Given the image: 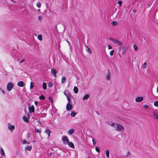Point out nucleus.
<instances>
[{
	"label": "nucleus",
	"instance_id": "nucleus-1",
	"mask_svg": "<svg viewBox=\"0 0 158 158\" xmlns=\"http://www.w3.org/2000/svg\"><path fill=\"white\" fill-rule=\"evenodd\" d=\"M109 124L114 127V130L116 131H124V127L121 124L113 123L111 124L109 123Z\"/></svg>",
	"mask_w": 158,
	"mask_h": 158
},
{
	"label": "nucleus",
	"instance_id": "nucleus-2",
	"mask_svg": "<svg viewBox=\"0 0 158 158\" xmlns=\"http://www.w3.org/2000/svg\"><path fill=\"white\" fill-rule=\"evenodd\" d=\"M153 118L158 121V113L156 111H154L152 113Z\"/></svg>",
	"mask_w": 158,
	"mask_h": 158
},
{
	"label": "nucleus",
	"instance_id": "nucleus-3",
	"mask_svg": "<svg viewBox=\"0 0 158 158\" xmlns=\"http://www.w3.org/2000/svg\"><path fill=\"white\" fill-rule=\"evenodd\" d=\"M110 40L114 43L118 44L119 46H121L123 44V43L118 40L112 38H110Z\"/></svg>",
	"mask_w": 158,
	"mask_h": 158
},
{
	"label": "nucleus",
	"instance_id": "nucleus-4",
	"mask_svg": "<svg viewBox=\"0 0 158 158\" xmlns=\"http://www.w3.org/2000/svg\"><path fill=\"white\" fill-rule=\"evenodd\" d=\"M62 140L63 143L65 145H67L69 142L68 138L66 136H64L62 137Z\"/></svg>",
	"mask_w": 158,
	"mask_h": 158
},
{
	"label": "nucleus",
	"instance_id": "nucleus-5",
	"mask_svg": "<svg viewBox=\"0 0 158 158\" xmlns=\"http://www.w3.org/2000/svg\"><path fill=\"white\" fill-rule=\"evenodd\" d=\"M13 85L11 83H9L7 85V89L8 91H11L13 88Z\"/></svg>",
	"mask_w": 158,
	"mask_h": 158
},
{
	"label": "nucleus",
	"instance_id": "nucleus-6",
	"mask_svg": "<svg viewBox=\"0 0 158 158\" xmlns=\"http://www.w3.org/2000/svg\"><path fill=\"white\" fill-rule=\"evenodd\" d=\"M143 100V98L142 97H138L135 99V101L136 102H140Z\"/></svg>",
	"mask_w": 158,
	"mask_h": 158
},
{
	"label": "nucleus",
	"instance_id": "nucleus-7",
	"mask_svg": "<svg viewBox=\"0 0 158 158\" xmlns=\"http://www.w3.org/2000/svg\"><path fill=\"white\" fill-rule=\"evenodd\" d=\"M8 129H9L12 131L15 128V127L14 125H12L10 124H8Z\"/></svg>",
	"mask_w": 158,
	"mask_h": 158
},
{
	"label": "nucleus",
	"instance_id": "nucleus-8",
	"mask_svg": "<svg viewBox=\"0 0 158 158\" xmlns=\"http://www.w3.org/2000/svg\"><path fill=\"white\" fill-rule=\"evenodd\" d=\"M17 85L21 87H23L24 86V84L23 81H21L18 82Z\"/></svg>",
	"mask_w": 158,
	"mask_h": 158
},
{
	"label": "nucleus",
	"instance_id": "nucleus-9",
	"mask_svg": "<svg viewBox=\"0 0 158 158\" xmlns=\"http://www.w3.org/2000/svg\"><path fill=\"white\" fill-rule=\"evenodd\" d=\"M106 79L107 80H110V73L109 70H108V73L106 75Z\"/></svg>",
	"mask_w": 158,
	"mask_h": 158
},
{
	"label": "nucleus",
	"instance_id": "nucleus-10",
	"mask_svg": "<svg viewBox=\"0 0 158 158\" xmlns=\"http://www.w3.org/2000/svg\"><path fill=\"white\" fill-rule=\"evenodd\" d=\"M51 72L52 74H53L55 77L56 76V71L55 69H52L51 70Z\"/></svg>",
	"mask_w": 158,
	"mask_h": 158
},
{
	"label": "nucleus",
	"instance_id": "nucleus-11",
	"mask_svg": "<svg viewBox=\"0 0 158 158\" xmlns=\"http://www.w3.org/2000/svg\"><path fill=\"white\" fill-rule=\"evenodd\" d=\"M67 144L71 148H74V146L73 143L72 142H69Z\"/></svg>",
	"mask_w": 158,
	"mask_h": 158
},
{
	"label": "nucleus",
	"instance_id": "nucleus-12",
	"mask_svg": "<svg viewBox=\"0 0 158 158\" xmlns=\"http://www.w3.org/2000/svg\"><path fill=\"white\" fill-rule=\"evenodd\" d=\"M23 119L25 122L27 123H29V121L28 118L26 117L25 116H23Z\"/></svg>",
	"mask_w": 158,
	"mask_h": 158
},
{
	"label": "nucleus",
	"instance_id": "nucleus-13",
	"mask_svg": "<svg viewBox=\"0 0 158 158\" xmlns=\"http://www.w3.org/2000/svg\"><path fill=\"white\" fill-rule=\"evenodd\" d=\"M74 133V130L73 129H70L68 132V133L69 135H71Z\"/></svg>",
	"mask_w": 158,
	"mask_h": 158
},
{
	"label": "nucleus",
	"instance_id": "nucleus-14",
	"mask_svg": "<svg viewBox=\"0 0 158 158\" xmlns=\"http://www.w3.org/2000/svg\"><path fill=\"white\" fill-rule=\"evenodd\" d=\"M89 97V95L88 94H86L82 98V100L84 101L88 99Z\"/></svg>",
	"mask_w": 158,
	"mask_h": 158
},
{
	"label": "nucleus",
	"instance_id": "nucleus-15",
	"mask_svg": "<svg viewBox=\"0 0 158 158\" xmlns=\"http://www.w3.org/2000/svg\"><path fill=\"white\" fill-rule=\"evenodd\" d=\"M32 148V147L31 146H27L25 148V150H27L29 151H31Z\"/></svg>",
	"mask_w": 158,
	"mask_h": 158
},
{
	"label": "nucleus",
	"instance_id": "nucleus-16",
	"mask_svg": "<svg viewBox=\"0 0 158 158\" xmlns=\"http://www.w3.org/2000/svg\"><path fill=\"white\" fill-rule=\"evenodd\" d=\"M72 105L69 102L66 106V109H72Z\"/></svg>",
	"mask_w": 158,
	"mask_h": 158
},
{
	"label": "nucleus",
	"instance_id": "nucleus-17",
	"mask_svg": "<svg viewBox=\"0 0 158 158\" xmlns=\"http://www.w3.org/2000/svg\"><path fill=\"white\" fill-rule=\"evenodd\" d=\"M73 91L75 94H77L78 91V89L76 86H75L74 87Z\"/></svg>",
	"mask_w": 158,
	"mask_h": 158
},
{
	"label": "nucleus",
	"instance_id": "nucleus-18",
	"mask_svg": "<svg viewBox=\"0 0 158 158\" xmlns=\"http://www.w3.org/2000/svg\"><path fill=\"white\" fill-rule=\"evenodd\" d=\"M1 155H3L4 156L5 155V153L2 147L1 148Z\"/></svg>",
	"mask_w": 158,
	"mask_h": 158
},
{
	"label": "nucleus",
	"instance_id": "nucleus-19",
	"mask_svg": "<svg viewBox=\"0 0 158 158\" xmlns=\"http://www.w3.org/2000/svg\"><path fill=\"white\" fill-rule=\"evenodd\" d=\"M42 86L44 89L45 90L47 89V85L46 83L44 82Z\"/></svg>",
	"mask_w": 158,
	"mask_h": 158
},
{
	"label": "nucleus",
	"instance_id": "nucleus-20",
	"mask_svg": "<svg viewBox=\"0 0 158 158\" xmlns=\"http://www.w3.org/2000/svg\"><path fill=\"white\" fill-rule=\"evenodd\" d=\"M111 24L113 26H115L117 24V22L116 21H112L111 23Z\"/></svg>",
	"mask_w": 158,
	"mask_h": 158
},
{
	"label": "nucleus",
	"instance_id": "nucleus-21",
	"mask_svg": "<svg viewBox=\"0 0 158 158\" xmlns=\"http://www.w3.org/2000/svg\"><path fill=\"white\" fill-rule=\"evenodd\" d=\"M76 114V113H75L74 111H72L71 113V115L73 117H75Z\"/></svg>",
	"mask_w": 158,
	"mask_h": 158
},
{
	"label": "nucleus",
	"instance_id": "nucleus-22",
	"mask_svg": "<svg viewBox=\"0 0 158 158\" xmlns=\"http://www.w3.org/2000/svg\"><path fill=\"white\" fill-rule=\"evenodd\" d=\"M34 86V83L32 82H31L30 83V89H32Z\"/></svg>",
	"mask_w": 158,
	"mask_h": 158
},
{
	"label": "nucleus",
	"instance_id": "nucleus-23",
	"mask_svg": "<svg viewBox=\"0 0 158 158\" xmlns=\"http://www.w3.org/2000/svg\"><path fill=\"white\" fill-rule=\"evenodd\" d=\"M106 155L107 157L109 158V151L108 150L106 151Z\"/></svg>",
	"mask_w": 158,
	"mask_h": 158
},
{
	"label": "nucleus",
	"instance_id": "nucleus-24",
	"mask_svg": "<svg viewBox=\"0 0 158 158\" xmlns=\"http://www.w3.org/2000/svg\"><path fill=\"white\" fill-rule=\"evenodd\" d=\"M39 99L40 100H44L45 98V97L43 95H42L40 96H39Z\"/></svg>",
	"mask_w": 158,
	"mask_h": 158
},
{
	"label": "nucleus",
	"instance_id": "nucleus-25",
	"mask_svg": "<svg viewBox=\"0 0 158 158\" xmlns=\"http://www.w3.org/2000/svg\"><path fill=\"white\" fill-rule=\"evenodd\" d=\"M38 39L40 40L41 41L42 40V35H39L38 36Z\"/></svg>",
	"mask_w": 158,
	"mask_h": 158
},
{
	"label": "nucleus",
	"instance_id": "nucleus-26",
	"mask_svg": "<svg viewBox=\"0 0 158 158\" xmlns=\"http://www.w3.org/2000/svg\"><path fill=\"white\" fill-rule=\"evenodd\" d=\"M147 65V63H144L143 64V65H142L143 68V69H145L146 68Z\"/></svg>",
	"mask_w": 158,
	"mask_h": 158
},
{
	"label": "nucleus",
	"instance_id": "nucleus-27",
	"mask_svg": "<svg viewBox=\"0 0 158 158\" xmlns=\"http://www.w3.org/2000/svg\"><path fill=\"white\" fill-rule=\"evenodd\" d=\"M66 81V78L65 77H63L62 78V79H61V83H64Z\"/></svg>",
	"mask_w": 158,
	"mask_h": 158
},
{
	"label": "nucleus",
	"instance_id": "nucleus-28",
	"mask_svg": "<svg viewBox=\"0 0 158 158\" xmlns=\"http://www.w3.org/2000/svg\"><path fill=\"white\" fill-rule=\"evenodd\" d=\"M35 132L37 133H39L40 134H41V132L40 131V130L39 129H37V128H36L35 129Z\"/></svg>",
	"mask_w": 158,
	"mask_h": 158
},
{
	"label": "nucleus",
	"instance_id": "nucleus-29",
	"mask_svg": "<svg viewBox=\"0 0 158 158\" xmlns=\"http://www.w3.org/2000/svg\"><path fill=\"white\" fill-rule=\"evenodd\" d=\"M45 132L48 135V136H49V130L47 129L45 131Z\"/></svg>",
	"mask_w": 158,
	"mask_h": 158
},
{
	"label": "nucleus",
	"instance_id": "nucleus-30",
	"mask_svg": "<svg viewBox=\"0 0 158 158\" xmlns=\"http://www.w3.org/2000/svg\"><path fill=\"white\" fill-rule=\"evenodd\" d=\"M67 99L69 101V102L70 103V99H71V96L70 95V94L69 95L67 96Z\"/></svg>",
	"mask_w": 158,
	"mask_h": 158
},
{
	"label": "nucleus",
	"instance_id": "nucleus-31",
	"mask_svg": "<svg viewBox=\"0 0 158 158\" xmlns=\"http://www.w3.org/2000/svg\"><path fill=\"white\" fill-rule=\"evenodd\" d=\"M134 48L135 51H137L138 49V48L136 45H134Z\"/></svg>",
	"mask_w": 158,
	"mask_h": 158
},
{
	"label": "nucleus",
	"instance_id": "nucleus-32",
	"mask_svg": "<svg viewBox=\"0 0 158 158\" xmlns=\"http://www.w3.org/2000/svg\"><path fill=\"white\" fill-rule=\"evenodd\" d=\"M155 106L158 107V101H155L154 104Z\"/></svg>",
	"mask_w": 158,
	"mask_h": 158
},
{
	"label": "nucleus",
	"instance_id": "nucleus-33",
	"mask_svg": "<svg viewBox=\"0 0 158 158\" xmlns=\"http://www.w3.org/2000/svg\"><path fill=\"white\" fill-rule=\"evenodd\" d=\"M36 6H37V7L40 8V6H41V4L40 2H38L36 4Z\"/></svg>",
	"mask_w": 158,
	"mask_h": 158
},
{
	"label": "nucleus",
	"instance_id": "nucleus-34",
	"mask_svg": "<svg viewBox=\"0 0 158 158\" xmlns=\"http://www.w3.org/2000/svg\"><path fill=\"white\" fill-rule=\"evenodd\" d=\"M114 50H112L110 53V56H112L114 54Z\"/></svg>",
	"mask_w": 158,
	"mask_h": 158
},
{
	"label": "nucleus",
	"instance_id": "nucleus-35",
	"mask_svg": "<svg viewBox=\"0 0 158 158\" xmlns=\"http://www.w3.org/2000/svg\"><path fill=\"white\" fill-rule=\"evenodd\" d=\"M95 150L98 152H100L99 148L98 147H95Z\"/></svg>",
	"mask_w": 158,
	"mask_h": 158
},
{
	"label": "nucleus",
	"instance_id": "nucleus-36",
	"mask_svg": "<svg viewBox=\"0 0 158 158\" xmlns=\"http://www.w3.org/2000/svg\"><path fill=\"white\" fill-rule=\"evenodd\" d=\"M118 3L119 5V6H121L122 3V2L121 1H119L118 2Z\"/></svg>",
	"mask_w": 158,
	"mask_h": 158
},
{
	"label": "nucleus",
	"instance_id": "nucleus-37",
	"mask_svg": "<svg viewBox=\"0 0 158 158\" xmlns=\"http://www.w3.org/2000/svg\"><path fill=\"white\" fill-rule=\"evenodd\" d=\"M29 110L30 113H34L35 112V109H29Z\"/></svg>",
	"mask_w": 158,
	"mask_h": 158
},
{
	"label": "nucleus",
	"instance_id": "nucleus-38",
	"mask_svg": "<svg viewBox=\"0 0 158 158\" xmlns=\"http://www.w3.org/2000/svg\"><path fill=\"white\" fill-rule=\"evenodd\" d=\"M64 94L66 96V97H67V96H68L70 94L69 93H66V91L64 92Z\"/></svg>",
	"mask_w": 158,
	"mask_h": 158
},
{
	"label": "nucleus",
	"instance_id": "nucleus-39",
	"mask_svg": "<svg viewBox=\"0 0 158 158\" xmlns=\"http://www.w3.org/2000/svg\"><path fill=\"white\" fill-rule=\"evenodd\" d=\"M28 109H34V107L33 105H32L31 107L29 106L28 107Z\"/></svg>",
	"mask_w": 158,
	"mask_h": 158
},
{
	"label": "nucleus",
	"instance_id": "nucleus-40",
	"mask_svg": "<svg viewBox=\"0 0 158 158\" xmlns=\"http://www.w3.org/2000/svg\"><path fill=\"white\" fill-rule=\"evenodd\" d=\"M92 141L93 142V144L94 145L95 144H96V142L94 141V139H92Z\"/></svg>",
	"mask_w": 158,
	"mask_h": 158
},
{
	"label": "nucleus",
	"instance_id": "nucleus-41",
	"mask_svg": "<svg viewBox=\"0 0 158 158\" xmlns=\"http://www.w3.org/2000/svg\"><path fill=\"white\" fill-rule=\"evenodd\" d=\"M108 48L109 49H111L112 48V47L110 45H108Z\"/></svg>",
	"mask_w": 158,
	"mask_h": 158
},
{
	"label": "nucleus",
	"instance_id": "nucleus-42",
	"mask_svg": "<svg viewBox=\"0 0 158 158\" xmlns=\"http://www.w3.org/2000/svg\"><path fill=\"white\" fill-rule=\"evenodd\" d=\"M143 107L144 108H148V106L147 105H144L143 106Z\"/></svg>",
	"mask_w": 158,
	"mask_h": 158
},
{
	"label": "nucleus",
	"instance_id": "nucleus-43",
	"mask_svg": "<svg viewBox=\"0 0 158 158\" xmlns=\"http://www.w3.org/2000/svg\"><path fill=\"white\" fill-rule=\"evenodd\" d=\"M87 49L88 50V52H89V53H91V51L90 50V49L88 48H87Z\"/></svg>",
	"mask_w": 158,
	"mask_h": 158
},
{
	"label": "nucleus",
	"instance_id": "nucleus-44",
	"mask_svg": "<svg viewBox=\"0 0 158 158\" xmlns=\"http://www.w3.org/2000/svg\"><path fill=\"white\" fill-rule=\"evenodd\" d=\"M23 144L26 143V140L25 139L24 140L23 142Z\"/></svg>",
	"mask_w": 158,
	"mask_h": 158
},
{
	"label": "nucleus",
	"instance_id": "nucleus-45",
	"mask_svg": "<svg viewBox=\"0 0 158 158\" xmlns=\"http://www.w3.org/2000/svg\"><path fill=\"white\" fill-rule=\"evenodd\" d=\"M25 60L24 59H23L21 60V61L20 62V63H23L24 61Z\"/></svg>",
	"mask_w": 158,
	"mask_h": 158
},
{
	"label": "nucleus",
	"instance_id": "nucleus-46",
	"mask_svg": "<svg viewBox=\"0 0 158 158\" xmlns=\"http://www.w3.org/2000/svg\"><path fill=\"white\" fill-rule=\"evenodd\" d=\"M130 155V153L129 152H128L127 153V156H129Z\"/></svg>",
	"mask_w": 158,
	"mask_h": 158
},
{
	"label": "nucleus",
	"instance_id": "nucleus-47",
	"mask_svg": "<svg viewBox=\"0 0 158 158\" xmlns=\"http://www.w3.org/2000/svg\"><path fill=\"white\" fill-rule=\"evenodd\" d=\"M27 136L28 138H29L30 136V134L28 133L27 135Z\"/></svg>",
	"mask_w": 158,
	"mask_h": 158
},
{
	"label": "nucleus",
	"instance_id": "nucleus-48",
	"mask_svg": "<svg viewBox=\"0 0 158 158\" xmlns=\"http://www.w3.org/2000/svg\"><path fill=\"white\" fill-rule=\"evenodd\" d=\"M1 91H2V93L3 94H5V92L2 89H1Z\"/></svg>",
	"mask_w": 158,
	"mask_h": 158
},
{
	"label": "nucleus",
	"instance_id": "nucleus-49",
	"mask_svg": "<svg viewBox=\"0 0 158 158\" xmlns=\"http://www.w3.org/2000/svg\"><path fill=\"white\" fill-rule=\"evenodd\" d=\"M38 19L40 21L41 20V18L40 16H39L38 18Z\"/></svg>",
	"mask_w": 158,
	"mask_h": 158
},
{
	"label": "nucleus",
	"instance_id": "nucleus-50",
	"mask_svg": "<svg viewBox=\"0 0 158 158\" xmlns=\"http://www.w3.org/2000/svg\"><path fill=\"white\" fill-rule=\"evenodd\" d=\"M35 105H36L37 104V103H38L36 101H35Z\"/></svg>",
	"mask_w": 158,
	"mask_h": 158
},
{
	"label": "nucleus",
	"instance_id": "nucleus-51",
	"mask_svg": "<svg viewBox=\"0 0 158 158\" xmlns=\"http://www.w3.org/2000/svg\"><path fill=\"white\" fill-rule=\"evenodd\" d=\"M133 11L134 13H135L136 12V10H133Z\"/></svg>",
	"mask_w": 158,
	"mask_h": 158
},
{
	"label": "nucleus",
	"instance_id": "nucleus-52",
	"mask_svg": "<svg viewBox=\"0 0 158 158\" xmlns=\"http://www.w3.org/2000/svg\"><path fill=\"white\" fill-rule=\"evenodd\" d=\"M50 101L51 102H52V99L50 98Z\"/></svg>",
	"mask_w": 158,
	"mask_h": 158
},
{
	"label": "nucleus",
	"instance_id": "nucleus-53",
	"mask_svg": "<svg viewBox=\"0 0 158 158\" xmlns=\"http://www.w3.org/2000/svg\"><path fill=\"white\" fill-rule=\"evenodd\" d=\"M96 112L98 114V115H99L100 114L99 113H98L97 111H96Z\"/></svg>",
	"mask_w": 158,
	"mask_h": 158
},
{
	"label": "nucleus",
	"instance_id": "nucleus-54",
	"mask_svg": "<svg viewBox=\"0 0 158 158\" xmlns=\"http://www.w3.org/2000/svg\"><path fill=\"white\" fill-rule=\"evenodd\" d=\"M157 92L158 93V86L157 87Z\"/></svg>",
	"mask_w": 158,
	"mask_h": 158
},
{
	"label": "nucleus",
	"instance_id": "nucleus-55",
	"mask_svg": "<svg viewBox=\"0 0 158 158\" xmlns=\"http://www.w3.org/2000/svg\"><path fill=\"white\" fill-rule=\"evenodd\" d=\"M28 105H29V106H30V107H31V104H30V103H29V104H28Z\"/></svg>",
	"mask_w": 158,
	"mask_h": 158
},
{
	"label": "nucleus",
	"instance_id": "nucleus-56",
	"mask_svg": "<svg viewBox=\"0 0 158 158\" xmlns=\"http://www.w3.org/2000/svg\"><path fill=\"white\" fill-rule=\"evenodd\" d=\"M26 143H27V144H29V142H26Z\"/></svg>",
	"mask_w": 158,
	"mask_h": 158
},
{
	"label": "nucleus",
	"instance_id": "nucleus-57",
	"mask_svg": "<svg viewBox=\"0 0 158 158\" xmlns=\"http://www.w3.org/2000/svg\"><path fill=\"white\" fill-rule=\"evenodd\" d=\"M52 85H51V84H50V87H51V86H52Z\"/></svg>",
	"mask_w": 158,
	"mask_h": 158
},
{
	"label": "nucleus",
	"instance_id": "nucleus-58",
	"mask_svg": "<svg viewBox=\"0 0 158 158\" xmlns=\"http://www.w3.org/2000/svg\"><path fill=\"white\" fill-rule=\"evenodd\" d=\"M68 110H70V109H67Z\"/></svg>",
	"mask_w": 158,
	"mask_h": 158
},
{
	"label": "nucleus",
	"instance_id": "nucleus-59",
	"mask_svg": "<svg viewBox=\"0 0 158 158\" xmlns=\"http://www.w3.org/2000/svg\"><path fill=\"white\" fill-rule=\"evenodd\" d=\"M87 158H90V157H88Z\"/></svg>",
	"mask_w": 158,
	"mask_h": 158
},
{
	"label": "nucleus",
	"instance_id": "nucleus-60",
	"mask_svg": "<svg viewBox=\"0 0 158 158\" xmlns=\"http://www.w3.org/2000/svg\"><path fill=\"white\" fill-rule=\"evenodd\" d=\"M49 85H49H48V86Z\"/></svg>",
	"mask_w": 158,
	"mask_h": 158
},
{
	"label": "nucleus",
	"instance_id": "nucleus-61",
	"mask_svg": "<svg viewBox=\"0 0 158 158\" xmlns=\"http://www.w3.org/2000/svg\"><path fill=\"white\" fill-rule=\"evenodd\" d=\"M49 99V97H48Z\"/></svg>",
	"mask_w": 158,
	"mask_h": 158
},
{
	"label": "nucleus",
	"instance_id": "nucleus-62",
	"mask_svg": "<svg viewBox=\"0 0 158 158\" xmlns=\"http://www.w3.org/2000/svg\"><path fill=\"white\" fill-rule=\"evenodd\" d=\"M11 1H13V0H11Z\"/></svg>",
	"mask_w": 158,
	"mask_h": 158
}]
</instances>
